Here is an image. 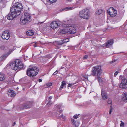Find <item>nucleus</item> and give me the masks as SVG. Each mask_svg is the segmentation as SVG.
<instances>
[{
	"mask_svg": "<svg viewBox=\"0 0 127 127\" xmlns=\"http://www.w3.org/2000/svg\"><path fill=\"white\" fill-rule=\"evenodd\" d=\"M23 8L22 4L16 3L11 8L10 12L7 16V19L9 20H12L17 17L20 14L21 11Z\"/></svg>",
	"mask_w": 127,
	"mask_h": 127,
	"instance_id": "nucleus-1",
	"label": "nucleus"
},
{
	"mask_svg": "<svg viewBox=\"0 0 127 127\" xmlns=\"http://www.w3.org/2000/svg\"><path fill=\"white\" fill-rule=\"evenodd\" d=\"M39 71L38 69L36 66H33L32 68L28 69L26 74L30 77H32L36 75Z\"/></svg>",
	"mask_w": 127,
	"mask_h": 127,
	"instance_id": "nucleus-2",
	"label": "nucleus"
},
{
	"mask_svg": "<svg viewBox=\"0 0 127 127\" xmlns=\"http://www.w3.org/2000/svg\"><path fill=\"white\" fill-rule=\"evenodd\" d=\"M92 75L95 76H97L100 75L102 73V70L101 69V67L100 65L95 66L93 67L91 71Z\"/></svg>",
	"mask_w": 127,
	"mask_h": 127,
	"instance_id": "nucleus-3",
	"label": "nucleus"
},
{
	"mask_svg": "<svg viewBox=\"0 0 127 127\" xmlns=\"http://www.w3.org/2000/svg\"><path fill=\"white\" fill-rule=\"evenodd\" d=\"M31 16L29 14L26 12H24V15L22 16L20 19L22 24L25 25L31 21Z\"/></svg>",
	"mask_w": 127,
	"mask_h": 127,
	"instance_id": "nucleus-4",
	"label": "nucleus"
},
{
	"mask_svg": "<svg viewBox=\"0 0 127 127\" xmlns=\"http://www.w3.org/2000/svg\"><path fill=\"white\" fill-rule=\"evenodd\" d=\"M89 10L85 9L80 11L79 15L81 18L86 19H88L89 17Z\"/></svg>",
	"mask_w": 127,
	"mask_h": 127,
	"instance_id": "nucleus-5",
	"label": "nucleus"
},
{
	"mask_svg": "<svg viewBox=\"0 0 127 127\" xmlns=\"http://www.w3.org/2000/svg\"><path fill=\"white\" fill-rule=\"evenodd\" d=\"M21 62L18 59L16 60L15 61H12L11 62L9 63L8 65L12 69L15 67L19 65V64H21Z\"/></svg>",
	"mask_w": 127,
	"mask_h": 127,
	"instance_id": "nucleus-6",
	"label": "nucleus"
},
{
	"mask_svg": "<svg viewBox=\"0 0 127 127\" xmlns=\"http://www.w3.org/2000/svg\"><path fill=\"white\" fill-rule=\"evenodd\" d=\"M32 103L33 102L32 101L27 102L21 105L22 107L21 108L23 109L30 108L32 106Z\"/></svg>",
	"mask_w": 127,
	"mask_h": 127,
	"instance_id": "nucleus-7",
	"label": "nucleus"
},
{
	"mask_svg": "<svg viewBox=\"0 0 127 127\" xmlns=\"http://www.w3.org/2000/svg\"><path fill=\"white\" fill-rule=\"evenodd\" d=\"M1 37L4 39L8 40L10 37L9 32L7 31L3 32L2 35Z\"/></svg>",
	"mask_w": 127,
	"mask_h": 127,
	"instance_id": "nucleus-8",
	"label": "nucleus"
},
{
	"mask_svg": "<svg viewBox=\"0 0 127 127\" xmlns=\"http://www.w3.org/2000/svg\"><path fill=\"white\" fill-rule=\"evenodd\" d=\"M114 43V41L113 40H109L103 45V46H105L106 48H109V46L112 45Z\"/></svg>",
	"mask_w": 127,
	"mask_h": 127,
	"instance_id": "nucleus-9",
	"label": "nucleus"
},
{
	"mask_svg": "<svg viewBox=\"0 0 127 127\" xmlns=\"http://www.w3.org/2000/svg\"><path fill=\"white\" fill-rule=\"evenodd\" d=\"M67 31L68 33L73 34L76 32V30L74 28L71 27L69 29H68L67 30Z\"/></svg>",
	"mask_w": 127,
	"mask_h": 127,
	"instance_id": "nucleus-10",
	"label": "nucleus"
},
{
	"mask_svg": "<svg viewBox=\"0 0 127 127\" xmlns=\"http://www.w3.org/2000/svg\"><path fill=\"white\" fill-rule=\"evenodd\" d=\"M71 122L72 125L71 127H77L78 126L79 123L77 122L74 119H71Z\"/></svg>",
	"mask_w": 127,
	"mask_h": 127,
	"instance_id": "nucleus-11",
	"label": "nucleus"
},
{
	"mask_svg": "<svg viewBox=\"0 0 127 127\" xmlns=\"http://www.w3.org/2000/svg\"><path fill=\"white\" fill-rule=\"evenodd\" d=\"M58 25L57 22L56 21H53L52 22L51 24L50 27L51 28L53 29L56 28H58Z\"/></svg>",
	"mask_w": 127,
	"mask_h": 127,
	"instance_id": "nucleus-12",
	"label": "nucleus"
},
{
	"mask_svg": "<svg viewBox=\"0 0 127 127\" xmlns=\"http://www.w3.org/2000/svg\"><path fill=\"white\" fill-rule=\"evenodd\" d=\"M101 95L102 98L104 100L106 99L107 98V96L106 92L104 91L103 89L101 90Z\"/></svg>",
	"mask_w": 127,
	"mask_h": 127,
	"instance_id": "nucleus-13",
	"label": "nucleus"
},
{
	"mask_svg": "<svg viewBox=\"0 0 127 127\" xmlns=\"http://www.w3.org/2000/svg\"><path fill=\"white\" fill-rule=\"evenodd\" d=\"M19 65L17 66H15L12 69L14 70H16L18 69H19V70L21 68H23V64L21 62V64H19Z\"/></svg>",
	"mask_w": 127,
	"mask_h": 127,
	"instance_id": "nucleus-14",
	"label": "nucleus"
},
{
	"mask_svg": "<svg viewBox=\"0 0 127 127\" xmlns=\"http://www.w3.org/2000/svg\"><path fill=\"white\" fill-rule=\"evenodd\" d=\"M122 99L124 102H127V93L123 94Z\"/></svg>",
	"mask_w": 127,
	"mask_h": 127,
	"instance_id": "nucleus-15",
	"label": "nucleus"
},
{
	"mask_svg": "<svg viewBox=\"0 0 127 127\" xmlns=\"http://www.w3.org/2000/svg\"><path fill=\"white\" fill-rule=\"evenodd\" d=\"M119 78L121 79L122 82L121 83H127V80L124 77H122V76L121 75L119 76Z\"/></svg>",
	"mask_w": 127,
	"mask_h": 127,
	"instance_id": "nucleus-16",
	"label": "nucleus"
},
{
	"mask_svg": "<svg viewBox=\"0 0 127 127\" xmlns=\"http://www.w3.org/2000/svg\"><path fill=\"white\" fill-rule=\"evenodd\" d=\"M110 9H111L112 10V15H113V17H115L117 15V11L115 10L114 8L113 7H111L110 8Z\"/></svg>",
	"mask_w": 127,
	"mask_h": 127,
	"instance_id": "nucleus-17",
	"label": "nucleus"
},
{
	"mask_svg": "<svg viewBox=\"0 0 127 127\" xmlns=\"http://www.w3.org/2000/svg\"><path fill=\"white\" fill-rule=\"evenodd\" d=\"M8 93V95H10V96L11 97H13L15 95V94L14 93V91L11 90H9Z\"/></svg>",
	"mask_w": 127,
	"mask_h": 127,
	"instance_id": "nucleus-18",
	"label": "nucleus"
},
{
	"mask_svg": "<svg viewBox=\"0 0 127 127\" xmlns=\"http://www.w3.org/2000/svg\"><path fill=\"white\" fill-rule=\"evenodd\" d=\"M26 34L29 36H32L34 34V32L32 30H30L26 32Z\"/></svg>",
	"mask_w": 127,
	"mask_h": 127,
	"instance_id": "nucleus-19",
	"label": "nucleus"
},
{
	"mask_svg": "<svg viewBox=\"0 0 127 127\" xmlns=\"http://www.w3.org/2000/svg\"><path fill=\"white\" fill-rule=\"evenodd\" d=\"M119 87L122 89H126L127 88V83H121Z\"/></svg>",
	"mask_w": 127,
	"mask_h": 127,
	"instance_id": "nucleus-20",
	"label": "nucleus"
},
{
	"mask_svg": "<svg viewBox=\"0 0 127 127\" xmlns=\"http://www.w3.org/2000/svg\"><path fill=\"white\" fill-rule=\"evenodd\" d=\"M66 84L65 81H63L62 82V84L61 85L60 87L59 88V90H61L64 86L66 87Z\"/></svg>",
	"mask_w": 127,
	"mask_h": 127,
	"instance_id": "nucleus-21",
	"label": "nucleus"
},
{
	"mask_svg": "<svg viewBox=\"0 0 127 127\" xmlns=\"http://www.w3.org/2000/svg\"><path fill=\"white\" fill-rule=\"evenodd\" d=\"M73 9V7H65L63 9H62V11H63V10H65V11H67L68 10H70L72 9Z\"/></svg>",
	"mask_w": 127,
	"mask_h": 127,
	"instance_id": "nucleus-22",
	"label": "nucleus"
},
{
	"mask_svg": "<svg viewBox=\"0 0 127 127\" xmlns=\"http://www.w3.org/2000/svg\"><path fill=\"white\" fill-rule=\"evenodd\" d=\"M103 12V10L102 9H98L96 12V14L97 15H99L100 14Z\"/></svg>",
	"mask_w": 127,
	"mask_h": 127,
	"instance_id": "nucleus-23",
	"label": "nucleus"
},
{
	"mask_svg": "<svg viewBox=\"0 0 127 127\" xmlns=\"http://www.w3.org/2000/svg\"><path fill=\"white\" fill-rule=\"evenodd\" d=\"M5 79V75L3 74H0V81L3 80Z\"/></svg>",
	"mask_w": 127,
	"mask_h": 127,
	"instance_id": "nucleus-24",
	"label": "nucleus"
},
{
	"mask_svg": "<svg viewBox=\"0 0 127 127\" xmlns=\"http://www.w3.org/2000/svg\"><path fill=\"white\" fill-rule=\"evenodd\" d=\"M100 75L97 76V80L98 82L99 83L100 82H102V80L101 78H100Z\"/></svg>",
	"mask_w": 127,
	"mask_h": 127,
	"instance_id": "nucleus-25",
	"label": "nucleus"
},
{
	"mask_svg": "<svg viewBox=\"0 0 127 127\" xmlns=\"http://www.w3.org/2000/svg\"><path fill=\"white\" fill-rule=\"evenodd\" d=\"M67 31H66V30L64 29H63L61 30L60 31V32L62 34H64L66 33H67Z\"/></svg>",
	"mask_w": 127,
	"mask_h": 127,
	"instance_id": "nucleus-26",
	"label": "nucleus"
},
{
	"mask_svg": "<svg viewBox=\"0 0 127 127\" xmlns=\"http://www.w3.org/2000/svg\"><path fill=\"white\" fill-rule=\"evenodd\" d=\"M14 50L13 49H10L9 50V51L6 54V55H7V56L8 55H9V54H10Z\"/></svg>",
	"mask_w": 127,
	"mask_h": 127,
	"instance_id": "nucleus-27",
	"label": "nucleus"
},
{
	"mask_svg": "<svg viewBox=\"0 0 127 127\" xmlns=\"http://www.w3.org/2000/svg\"><path fill=\"white\" fill-rule=\"evenodd\" d=\"M55 43L56 44L59 45H62L61 40L55 41Z\"/></svg>",
	"mask_w": 127,
	"mask_h": 127,
	"instance_id": "nucleus-28",
	"label": "nucleus"
},
{
	"mask_svg": "<svg viewBox=\"0 0 127 127\" xmlns=\"http://www.w3.org/2000/svg\"><path fill=\"white\" fill-rule=\"evenodd\" d=\"M110 10H111V9H110V8L108 10V13L110 15V16L111 17H113V15H112V14H111L112 13V12H111L110 11Z\"/></svg>",
	"mask_w": 127,
	"mask_h": 127,
	"instance_id": "nucleus-29",
	"label": "nucleus"
},
{
	"mask_svg": "<svg viewBox=\"0 0 127 127\" xmlns=\"http://www.w3.org/2000/svg\"><path fill=\"white\" fill-rule=\"evenodd\" d=\"M80 114H76V115H74L73 118L75 119H77L79 117L78 116Z\"/></svg>",
	"mask_w": 127,
	"mask_h": 127,
	"instance_id": "nucleus-30",
	"label": "nucleus"
},
{
	"mask_svg": "<svg viewBox=\"0 0 127 127\" xmlns=\"http://www.w3.org/2000/svg\"><path fill=\"white\" fill-rule=\"evenodd\" d=\"M5 48V46L4 45H1L0 46V49L1 50H4Z\"/></svg>",
	"mask_w": 127,
	"mask_h": 127,
	"instance_id": "nucleus-31",
	"label": "nucleus"
},
{
	"mask_svg": "<svg viewBox=\"0 0 127 127\" xmlns=\"http://www.w3.org/2000/svg\"><path fill=\"white\" fill-rule=\"evenodd\" d=\"M113 110V108H112V105H111L110 106V109L109 110V114L110 115H111V113L112 112V111Z\"/></svg>",
	"mask_w": 127,
	"mask_h": 127,
	"instance_id": "nucleus-32",
	"label": "nucleus"
},
{
	"mask_svg": "<svg viewBox=\"0 0 127 127\" xmlns=\"http://www.w3.org/2000/svg\"><path fill=\"white\" fill-rule=\"evenodd\" d=\"M121 123L120 124V126L121 127H124V123L122 121H121Z\"/></svg>",
	"mask_w": 127,
	"mask_h": 127,
	"instance_id": "nucleus-33",
	"label": "nucleus"
},
{
	"mask_svg": "<svg viewBox=\"0 0 127 127\" xmlns=\"http://www.w3.org/2000/svg\"><path fill=\"white\" fill-rule=\"evenodd\" d=\"M52 57V56L50 54L47 55L45 56V57L50 59Z\"/></svg>",
	"mask_w": 127,
	"mask_h": 127,
	"instance_id": "nucleus-34",
	"label": "nucleus"
},
{
	"mask_svg": "<svg viewBox=\"0 0 127 127\" xmlns=\"http://www.w3.org/2000/svg\"><path fill=\"white\" fill-rule=\"evenodd\" d=\"M48 100H47V102H48V103L47 104V105L49 104H51L52 103V102L51 101V100L49 99L48 98Z\"/></svg>",
	"mask_w": 127,
	"mask_h": 127,
	"instance_id": "nucleus-35",
	"label": "nucleus"
},
{
	"mask_svg": "<svg viewBox=\"0 0 127 127\" xmlns=\"http://www.w3.org/2000/svg\"><path fill=\"white\" fill-rule=\"evenodd\" d=\"M51 3H54L57 0H49Z\"/></svg>",
	"mask_w": 127,
	"mask_h": 127,
	"instance_id": "nucleus-36",
	"label": "nucleus"
},
{
	"mask_svg": "<svg viewBox=\"0 0 127 127\" xmlns=\"http://www.w3.org/2000/svg\"><path fill=\"white\" fill-rule=\"evenodd\" d=\"M65 116H63V114L61 115L60 116V118H62V119H65Z\"/></svg>",
	"mask_w": 127,
	"mask_h": 127,
	"instance_id": "nucleus-37",
	"label": "nucleus"
},
{
	"mask_svg": "<svg viewBox=\"0 0 127 127\" xmlns=\"http://www.w3.org/2000/svg\"><path fill=\"white\" fill-rule=\"evenodd\" d=\"M64 40L65 42H66V43L68 42L69 41V39L68 38H66L65 39H64Z\"/></svg>",
	"mask_w": 127,
	"mask_h": 127,
	"instance_id": "nucleus-38",
	"label": "nucleus"
},
{
	"mask_svg": "<svg viewBox=\"0 0 127 127\" xmlns=\"http://www.w3.org/2000/svg\"><path fill=\"white\" fill-rule=\"evenodd\" d=\"M74 84H69L68 85L67 87H71Z\"/></svg>",
	"mask_w": 127,
	"mask_h": 127,
	"instance_id": "nucleus-39",
	"label": "nucleus"
},
{
	"mask_svg": "<svg viewBox=\"0 0 127 127\" xmlns=\"http://www.w3.org/2000/svg\"><path fill=\"white\" fill-rule=\"evenodd\" d=\"M52 83H50L47 84V85L48 86H51L52 85Z\"/></svg>",
	"mask_w": 127,
	"mask_h": 127,
	"instance_id": "nucleus-40",
	"label": "nucleus"
},
{
	"mask_svg": "<svg viewBox=\"0 0 127 127\" xmlns=\"http://www.w3.org/2000/svg\"><path fill=\"white\" fill-rule=\"evenodd\" d=\"M64 40H64V39L61 40V41L62 43V44H64L65 43H66V42H65Z\"/></svg>",
	"mask_w": 127,
	"mask_h": 127,
	"instance_id": "nucleus-41",
	"label": "nucleus"
},
{
	"mask_svg": "<svg viewBox=\"0 0 127 127\" xmlns=\"http://www.w3.org/2000/svg\"><path fill=\"white\" fill-rule=\"evenodd\" d=\"M58 73V71H57L55 72L53 74V75H56Z\"/></svg>",
	"mask_w": 127,
	"mask_h": 127,
	"instance_id": "nucleus-42",
	"label": "nucleus"
},
{
	"mask_svg": "<svg viewBox=\"0 0 127 127\" xmlns=\"http://www.w3.org/2000/svg\"><path fill=\"white\" fill-rule=\"evenodd\" d=\"M83 77L85 78L87 80H88V78L87 76L86 75H84Z\"/></svg>",
	"mask_w": 127,
	"mask_h": 127,
	"instance_id": "nucleus-43",
	"label": "nucleus"
},
{
	"mask_svg": "<svg viewBox=\"0 0 127 127\" xmlns=\"http://www.w3.org/2000/svg\"><path fill=\"white\" fill-rule=\"evenodd\" d=\"M119 72L118 71H117L115 72L114 75H116L117 74L119 73Z\"/></svg>",
	"mask_w": 127,
	"mask_h": 127,
	"instance_id": "nucleus-44",
	"label": "nucleus"
},
{
	"mask_svg": "<svg viewBox=\"0 0 127 127\" xmlns=\"http://www.w3.org/2000/svg\"><path fill=\"white\" fill-rule=\"evenodd\" d=\"M88 57V56L87 55H86L83 58V59H87Z\"/></svg>",
	"mask_w": 127,
	"mask_h": 127,
	"instance_id": "nucleus-45",
	"label": "nucleus"
},
{
	"mask_svg": "<svg viewBox=\"0 0 127 127\" xmlns=\"http://www.w3.org/2000/svg\"><path fill=\"white\" fill-rule=\"evenodd\" d=\"M52 98V96H50L48 98L49 99L51 100Z\"/></svg>",
	"mask_w": 127,
	"mask_h": 127,
	"instance_id": "nucleus-46",
	"label": "nucleus"
},
{
	"mask_svg": "<svg viewBox=\"0 0 127 127\" xmlns=\"http://www.w3.org/2000/svg\"><path fill=\"white\" fill-rule=\"evenodd\" d=\"M42 81V80L41 79H39L38 80V82H40Z\"/></svg>",
	"mask_w": 127,
	"mask_h": 127,
	"instance_id": "nucleus-47",
	"label": "nucleus"
},
{
	"mask_svg": "<svg viewBox=\"0 0 127 127\" xmlns=\"http://www.w3.org/2000/svg\"><path fill=\"white\" fill-rule=\"evenodd\" d=\"M108 104H110L111 103V101H108Z\"/></svg>",
	"mask_w": 127,
	"mask_h": 127,
	"instance_id": "nucleus-48",
	"label": "nucleus"
},
{
	"mask_svg": "<svg viewBox=\"0 0 127 127\" xmlns=\"http://www.w3.org/2000/svg\"><path fill=\"white\" fill-rule=\"evenodd\" d=\"M72 0H66L67 2H71Z\"/></svg>",
	"mask_w": 127,
	"mask_h": 127,
	"instance_id": "nucleus-49",
	"label": "nucleus"
},
{
	"mask_svg": "<svg viewBox=\"0 0 127 127\" xmlns=\"http://www.w3.org/2000/svg\"><path fill=\"white\" fill-rule=\"evenodd\" d=\"M59 113H61L62 112V110H60L59 111Z\"/></svg>",
	"mask_w": 127,
	"mask_h": 127,
	"instance_id": "nucleus-50",
	"label": "nucleus"
},
{
	"mask_svg": "<svg viewBox=\"0 0 127 127\" xmlns=\"http://www.w3.org/2000/svg\"><path fill=\"white\" fill-rule=\"evenodd\" d=\"M33 46L34 47H36V43L34 44Z\"/></svg>",
	"mask_w": 127,
	"mask_h": 127,
	"instance_id": "nucleus-51",
	"label": "nucleus"
},
{
	"mask_svg": "<svg viewBox=\"0 0 127 127\" xmlns=\"http://www.w3.org/2000/svg\"><path fill=\"white\" fill-rule=\"evenodd\" d=\"M16 124V123L15 122H14V123H13V124L12 125V126H13L15 125Z\"/></svg>",
	"mask_w": 127,
	"mask_h": 127,
	"instance_id": "nucleus-52",
	"label": "nucleus"
},
{
	"mask_svg": "<svg viewBox=\"0 0 127 127\" xmlns=\"http://www.w3.org/2000/svg\"><path fill=\"white\" fill-rule=\"evenodd\" d=\"M115 62V61H113L111 62L112 63L114 62Z\"/></svg>",
	"mask_w": 127,
	"mask_h": 127,
	"instance_id": "nucleus-53",
	"label": "nucleus"
},
{
	"mask_svg": "<svg viewBox=\"0 0 127 127\" xmlns=\"http://www.w3.org/2000/svg\"><path fill=\"white\" fill-rule=\"evenodd\" d=\"M57 107L58 108L59 107V106H57Z\"/></svg>",
	"mask_w": 127,
	"mask_h": 127,
	"instance_id": "nucleus-54",
	"label": "nucleus"
},
{
	"mask_svg": "<svg viewBox=\"0 0 127 127\" xmlns=\"http://www.w3.org/2000/svg\"><path fill=\"white\" fill-rule=\"evenodd\" d=\"M19 89V88H18V87H17V89Z\"/></svg>",
	"mask_w": 127,
	"mask_h": 127,
	"instance_id": "nucleus-55",
	"label": "nucleus"
},
{
	"mask_svg": "<svg viewBox=\"0 0 127 127\" xmlns=\"http://www.w3.org/2000/svg\"><path fill=\"white\" fill-rule=\"evenodd\" d=\"M126 70H125V72H126Z\"/></svg>",
	"mask_w": 127,
	"mask_h": 127,
	"instance_id": "nucleus-56",
	"label": "nucleus"
},
{
	"mask_svg": "<svg viewBox=\"0 0 127 127\" xmlns=\"http://www.w3.org/2000/svg\"><path fill=\"white\" fill-rule=\"evenodd\" d=\"M26 57H27V58L28 57L27 56H26Z\"/></svg>",
	"mask_w": 127,
	"mask_h": 127,
	"instance_id": "nucleus-57",
	"label": "nucleus"
}]
</instances>
